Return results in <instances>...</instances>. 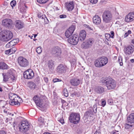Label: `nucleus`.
<instances>
[{
	"label": "nucleus",
	"instance_id": "nucleus-36",
	"mask_svg": "<svg viewBox=\"0 0 134 134\" xmlns=\"http://www.w3.org/2000/svg\"><path fill=\"white\" fill-rule=\"evenodd\" d=\"M122 58L121 56H119L118 57V61L119 62L120 65L121 66H122L123 63L122 62Z\"/></svg>",
	"mask_w": 134,
	"mask_h": 134
},
{
	"label": "nucleus",
	"instance_id": "nucleus-20",
	"mask_svg": "<svg viewBox=\"0 0 134 134\" xmlns=\"http://www.w3.org/2000/svg\"><path fill=\"white\" fill-rule=\"evenodd\" d=\"M65 5L66 8L68 11H71L74 8V2L73 1L65 3Z\"/></svg>",
	"mask_w": 134,
	"mask_h": 134
},
{
	"label": "nucleus",
	"instance_id": "nucleus-12",
	"mask_svg": "<svg viewBox=\"0 0 134 134\" xmlns=\"http://www.w3.org/2000/svg\"><path fill=\"white\" fill-rule=\"evenodd\" d=\"M75 29V26L71 25L65 32V35L67 38L70 37Z\"/></svg>",
	"mask_w": 134,
	"mask_h": 134
},
{
	"label": "nucleus",
	"instance_id": "nucleus-52",
	"mask_svg": "<svg viewBox=\"0 0 134 134\" xmlns=\"http://www.w3.org/2000/svg\"><path fill=\"white\" fill-rule=\"evenodd\" d=\"M58 120L62 124L64 123V120L63 118H58Z\"/></svg>",
	"mask_w": 134,
	"mask_h": 134
},
{
	"label": "nucleus",
	"instance_id": "nucleus-47",
	"mask_svg": "<svg viewBox=\"0 0 134 134\" xmlns=\"http://www.w3.org/2000/svg\"><path fill=\"white\" fill-rule=\"evenodd\" d=\"M97 105L95 104L94 105L93 108V111L94 113H96L97 112Z\"/></svg>",
	"mask_w": 134,
	"mask_h": 134
},
{
	"label": "nucleus",
	"instance_id": "nucleus-1",
	"mask_svg": "<svg viewBox=\"0 0 134 134\" xmlns=\"http://www.w3.org/2000/svg\"><path fill=\"white\" fill-rule=\"evenodd\" d=\"M101 81L104 85L106 86L108 90L114 89L116 87V82L112 78L103 77L101 79Z\"/></svg>",
	"mask_w": 134,
	"mask_h": 134
},
{
	"label": "nucleus",
	"instance_id": "nucleus-39",
	"mask_svg": "<svg viewBox=\"0 0 134 134\" xmlns=\"http://www.w3.org/2000/svg\"><path fill=\"white\" fill-rule=\"evenodd\" d=\"M125 128L126 129H131L132 128V125L128 124L125 125Z\"/></svg>",
	"mask_w": 134,
	"mask_h": 134
},
{
	"label": "nucleus",
	"instance_id": "nucleus-19",
	"mask_svg": "<svg viewBox=\"0 0 134 134\" xmlns=\"http://www.w3.org/2000/svg\"><path fill=\"white\" fill-rule=\"evenodd\" d=\"M9 98L11 100H22L18 96L12 93L9 94Z\"/></svg>",
	"mask_w": 134,
	"mask_h": 134
},
{
	"label": "nucleus",
	"instance_id": "nucleus-2",
	"mask_svg": "<svg viewBox=\"0 0 134 134\" xmlns=\"http://www.w3.org/2000/svg\"><path fill=\"white\" fill-rule=\"evenodd\" d=\"M13 36L12 33L10 31L4 30L0 32V38L3 41H8Z\"/></svg>",
	"mask_w": 134,
	"mask_h": 134
},
{
	"label": "nucleus",
	"instance_id": "nucleus-49",
	"mask_svg": "<svg viewBox=\"0 0 134 134\" xmlns=\"http://www.w3.org/2000/svg\"><path fill=\"white\" fill-rule=\"evenodd\" d=\"M5 53L7 55H9L12 54L11 52L10 49H9L7 50H6L5 51Z\"/></svg>",
	"mask_w": 134,
	"mask_h": 134
},
{
	"label": "nucleus",
	"instance_id": "nucleus-5",
	"mask_svg": "<svg viewBox=\"0 0 134 134\" xmlns=\"http://www.w3.org/2000/svg\"><path fill=\"white\" fill-rule=\"evenodd\" d=\"M102 17L104 22L105 23H108L111 21L112 15L110 11H105L103 14Z\"/></svg>",
	"mask_w": 134,
	"mask_h": 134
},
{
	"label": "nucleus",
	"instance_id": "nucleus-31",
	"mask_svg": "<svg viewBox=\"0 0 134 134\" xmlns=\"http://www.w3.org/2000/svg\"><path fill=\"white\" fill-rule=\"evenodd\" d=\"M93 115V111L89 110L88 111H86L85 113L84 116L87 117H91Z\"/></svg>",
	"mask_w": 134,
	"mask_h": 134
},
{
	"label": "nucleus",
	"instance_id": "nucleus-3",
	"mask_svg": "<svg viewBox=\"0 0 134 134\" xmlns=\"http://www.w3.org/2000/svg\"><path fill=\"white\" fill-rule=\"evenodd\" d=\"M108 61V59L107 58L103 57L96 60L94 62V64L97 67H101L106 65Z\"/></svg>",
	"mask_w": 134,
	"mask_h": 134
},
{
	"label": "nucleus",
	"instance_id": "nucleus-32",
	"mask_svg": "<svg viewBox=\"0 0 134 134\" xmlns=\"http://www.w3.org/2000/svg\"><path fill=\"white\" fill-rule=\"evenodd\" d=\"M28 86L30 88L34 89L35 88L36 85L35 83L32 82H29L28 83Z\"/></svg>",
	"mask_w": 134,
	"mask_h": 134
},
{
	"label": "nucleus",
	"instance_id": "nucleus-23",
	"mask_svg": "<svg viewBox=\"0 0 134 134\" xmlns=\"http://www.w3.org/2000/svg\"><path fill=\"white\" fill-rule=\"evenodd\" d=\"M93 23L97 25L100 24L101 21L100 18L98 15L94 16L93 18Z\"/></svg>",
	"mask_w": 134,
	"mask_h": 134
},
{
	"label": "nucleus",
	"instance_id": "nucleus-58",
	"mask_svg": "<svg viewBox=\"0 0 134 134\" xmlns=\"http://www.w3.org/2000/svg\"><path fill=\"white\" fill-rule=\"evenodd\" d=\"M108 103L110 105H113L114 102L113 101H108Z\"/></svg>",
	"mask_w": 134,
	"mask_h": 134
},
{
	"label": "nucleus",
	"instance_id": "nucleus-4",
	"mask_svg": "<svg viewBox=\"0 0 134 134\" xmlns=\"http://www.w3.org/2000/svg\"><path fill=\"white\" fill-rule=\"evenodd\" d=\"M30 125L26 119L23 120L19 125V130L22 132H25L29 129Z\"/></svg>",
	"mask_w": 134,
	"mask_h": 134
},
{
	"label": "nucleus",
	"instance_id": "nucleus-7",
	"mask_svg": "<svg viewBox=\"0 0 134 134\" xmlns=\"http://www.w3.org/2000/svg\"><path fill=\"white\" fill-rule=\"evenodd\" d=\"M18 61L19 65L22 67L25 68L29 65L28 61L23 57H19L18 58Z\"/></svg>",
	"mask_w": 134,
	"mask_h": 134
},
{
	"label": "nucleus",
	"instance_id": "nucleus-57",
	"mask_svg": "<svg viewBox=\"0 0 134 134\" xmlns=\"http://www.w3.org/2000/svg\"><path fill=\"white\" fill-rule=\"evenodd\" d=\"M43 79L44 81L46 82H48V79L47 78L44 77Z\"/></svg>",
	"mask_w": 134,
	"mask_h": 134
},
{
	"label": "nucleus",
	"instance_id": "nucleus-35",
	"mask_svg": "<svg viewBox=\"0 0 134 134\" xmlns=\"http://www.w3.org/2000/svg\"><path fill=\"white\" fill-rule=\"evenodd\" d=\"M110 35L108 34H106L105 35V37H107V36H109V37H111L112 38H114V32L113 31H111L110 32Z\"/></svg>",
	"mask_w": 134,
	"mask_h": 134
},
{
	"label": "nucleus",
	"instance_id": "nucleus-48",
	"mask_svg": "<svg viewBox=\"0 0 134 134\" xmlns=\"http://www.w3.org/2000/svg\"><path fill=\"white\" fill-rule=\"evenodd\" d=\"M10 49L12 54L14 53L16 50V49L15 47H13Z\"/></svg>",
	"mask_w": 134,
	"mask_h": 134
},
{
	"label": "nucleus",
	"instance_id": "nucleus-46",
	"mask_svg": "<svg viewBox=\"0 0 134 134\" xmlns=\"http://www.w3.org/2000/svg\"><path fill=\"white\" fill-rule=\"evenodd\" d=\"M62 107H66L68 105V103L66 101H62Z\"/></svg>",
	"mask_w": 134,
	"mask_h": 134
},
{
	"label": "nucleus",
	"instance_id": "nucleus-24",
	"mask_svg": "<svg viewBox=\"0 0 134 134\" xmlns=\"http://www.w3.org/2000/svg\"><path fill=\"white\" fill-rule=\"evenodd\" d=\"M7 75L10 76V79L13 81L15 80V77H14L13 70L10 69L8 70L6 74Z\"/></svg>",
	"mask_w": 134,
	"mask_h": 134
},
{
	"label": "nucleus",
	"instance_id": "nucleus-50",
	"mask_svg": "<svg viewBox=\"0 0 134 134\" xmlns=\"http://www.w3.org/2000/svg\"><path fill=\"white\" fill-rule=\"evenodd\" d=\"M12 41H13V42L15 45L16 43H17L19 41V39L17 38L15 39H14Z\"/></svg>",
	"mask_w": 134,
	"mask_h": 134
},
{
	"label": "nucleus",
	"instance_id": "nucleus-25",
	"mask_svg": "<svg viewBox=\"0 0 134 134\" xmlns=\"http://www.w3.org/2000/svg\"><path fill=\"white\" fill-rule=\"evenodd\" d=\"M37 16L39 18L44 19L45 23L47 24L48 22L47 18L45 15H42L40 13H39L37 14Z\"/></svg>",
	"mask_w": 134,
	"mask_h": 134
},
{
	"label": "nucleus",
	"instance_id": "nucleus-13",
	"mask_svg": "<svg viewBox=\"0 0 134 134\" xmlns=\"http://www.w3.org/2000/svg\"><path fill=\"white\" fill-rule=\"evenodd\" d=\"M66 69L67 67L65 65L60 64L57 67L56 71L59 74H62L65 73Z\"/></svg>",
	"mask_w": 134,
	"mask_h": 134
},
{
	"label": "nucleus",
	"instance_id": "nucleus-18",
	"mask_svg": "<svg viewBox=\"0 0 134 134\" xmlns=\"http://www.w3.org/2000/svg\"><path fill=\"white\" fill-rule=\"evenodd\" d=\"M48 70L50 73H52L54 70V65L53 62L52 60L49 61L48 64Z\"/></svg>",
	"mask_w": 134,
	"mask_h": 134
},
{
	"label": "nucleus",
	"instance_id": "nucleus-11",
	"mask_svg": "<svg viewBox=\"0 0 134 134\" xmlns=\"http://www.w3.org/2000/svg\"><path fill=\"white\" fill-rule=\"evenodd\" d=\"M23 75L25 78L29 79L33 78L34 74V72L31 69H29L24 72Z\"/></svg>",
	"mask_w": 134,
	"mask_h": 134
},
{
	"label": "nucleus",
	"instance_id": "nucleus-8",
	"mask_svg": "<svg viewBox=\"0 0 134 134\" xmlns=\"http://www.w3.org/2000/svg\"><path fill=\"white\" fill-rule=\"evenodd\" d=\"M124 53L127 56L131 55L134 52V46L130 44L125 46L124 49Z\"/></svg>",
	"mask_w": 134,
	"mask_h": 134
},
{
	"label": "nucleus",
	"instance_id": "nucleus-40",
	"mask_svg": "<svg viewBox=\"0 0 134 134\" xmlns=\"http://www.w3.org/2000/svg\"><path fill=\"white\" fill-rule=\"evenodd\" d=\"M42 48L41 47H39L37 48L36 51L38 54H40L42 52Z\"/></svg>",
	"mask_w": 134,
	"mask_h": 134
},
{
	"label": "nucleus",
	"instance_id": "nucleus-63",
	"mask_svg": "<svg viewBox=\"0 0 134 134\" xmlns=\"http://www.w3.org/2000/svg\"><path fill=\"white\" fill-rule=\"evenodd\" d=\"M127 33L129 34V35L131 33V32L130 30H129Z\"/></svg>",
	"mask_w": 134,
	"mask_h": 134
},
{
	"label": "nucleus",
	"instance_id": "nucleus-55",
	"mask_svg": "<svg viewBox=\"0 0 134 134\" xmlns=\"http://www.w3.org/2000/svg\"><path fill=\"white\" fill-rule=\"evenodd\" d=\"M70 62L72 64H74L75 63L76 60L75 59H74L73 60H71Z\"/></svg>",
	"mask_w": 134,
	"mask_h": 134
},
{
	"label": "nucleus",
	"instance_id": "nucleus-53",
	"mask_svg": "<svg viewBox=\"0 0 134 134\" xmlns=\"http://www.w3.org/2000/svg\"><path fill=\"white\" fill-rule=\"evenodd\" d=\"M67 16L65 14L61 15L59 16V17L60 18H66Z\"/></svg>",
	"mask_w": 134,
	"mask_h": 134
},
{
	"label": "nucleus",
	"instance_id": "nucleus-38",
	"mask_svg": "<svg viewBox=\"0 0 134 134\" xmlns=\"http://www.w3.org/2000/svg\"><path fill=\"white\" fill-rule=\"evenodd\" d=\"M98 103L99 105L104 107L105 105L106 102V101H98Z\"/></svg>",
	"mask_w": 134,
	"mask_h": 134
},
{
	"label": "nucleus",
	"instance_id": "nucleus-28",
	"mask_svg": "<svg viewBox=\"0 0 134 134\" xmlns=\"http://www.w3.org/2000/svg\"><path fill=\"white\" fill-rule=\"evenodd\" d=\"M127 119L128 122L134 123V113L130 115L128 117Z\"/></svg>",
	"mask_w": 134,
	"mask_h": 134
},
{
	"label": "nucleus",
	"instance_id": "nucleus-42",
	"mask_svg": "<svg viewBox=\"0 0 134 134\" xmlns=\"http://www.w3.org/2000/svg\"><path fill=\"white\" fill-rule=\"evenodd\" d=\"M40 99V96L38 95L35 96L33 98V100H39Z\"/></svg>",
	"mask_w": 134,
	"mask_h": 134
},
{
	"label": "nucleus",
	"instance_id": "nucleus-64",
	"mask_svg": "<svg viewBox=\"0 0 134 134\" xmlns=\"http://www.w3.org/2000/svg\"><path fill=\"white\" fill-rule=\"evenodd\" d=\"M43 134H51V133L48 132H45Z\"/></svg>",
	"mask_w": 134,
	"mask_h": 134
},
{
	"label": "nucleus",
	"instance_id": "nucleus-10",
	"mask_svg": "<svg viewBox=\"0 0 134 134\" xmlns=\"http://www.w3.org/2000/svg\"><path fill=\"white\" fill-rule=\"evenodd\" d=\"M79 41L78 36L76 34L73 35L68 39V41L70 44L74 45L77 44Z\"/></svg>",
	"mask_w": 134,
	"mask_h": 134
},
{
	"label": "nucleus",
	"instance_id": "nucleus-22",
	"mask_svg": "<svg viewBox=\"0 0 134 134\" xmlns=\"http://www.w3.org/2000/svg\"><path fill=\"white\" fill-rule=\"evenodd\" d=\"M71 85L74 86L78 85L80 83V81L76 78H74L71 79L70 81Z\"/></svg>",
	"mask_w": 134,
	"mask_h": 134
},
{
	"label": "nucleus",
	"instance_id": "nucleus-27",
	"mask_svg": "<svg viewBox=\"0 0 134 134\" xmlns=\"http://www.w3.org/2000/svg\"><path fill=\"white\" fill-rule=\"evenodd\" d=\"M15 23V26L18 29H21L23 27V23L20 20H17Z\"/></svg>",
	"mask_w": 134,
	"mask_h": 134
},
{
	"label": "nucleus",
	"instance_id": "nucleus-29",
	"mask_svg": "<svg viewBox=\"0 0 134 134\" xmlns=\"http://www.w3.org/2000/svg\"><path fill=\"white\" fill-rule=\"evenodd\" d=\"M7 102H8L10 105L16 106L19 105L20 103H22L19 102V101H7Z\"/></svg>",
	"mask_w": 134,
	"mask_h": 134
},
{
	"label": "nucleus",
	"instance_id": "nucleus-60",
	"mask_svg": "<svg viewBox=\"0 0 134 134\" xmlns=\"http://www.w3.org/2000/svg\"><path fill=\"white\" fill-rule=\"evenodd\" d=\"M118 131H117L115 130V131H114L113 133V134H119L118 133H117V132H118Z\"/></svg>",
	"mask_w": 134,
	"mask_h": 134
},
{
	"label": "nucleus",
	"instance_id": "nucleus-9",
	"mask_svg": "<svg viewBox=\"0 0 134 134\" xmlns=\"http://www.w3.org/2000/svg\"><path fill=\"white\" fill-rule=\"evenodd\" d=\"M94 41L93 38H90L83 43L81 45L82 47L83 48H88L92 46Z\"/></svg>",
	"mask_w": 134,
	"mask_h": 134
},
{
	"label": "nucleus",
	"instance_id": "nucleus-26",
	"mask_svg": "<svg viewBox=\"0 0 134 134\" xmlns=\"http://www.w3.org/2000/svg\"><path fill=\"white\" fill-rule=\"evenodd\" d=\"M94 91L97 93H101L104 92V89L101 86L96 87L94 88Z\"/></svg>",
	"mask_w": 134,
	"mask_h": 134
},
{
	"label": "nucleus",
	"instance_id": "nucleus-30",
	"mask_svg": "<svg viewBox=\"0 0 134 134\" xmlns=\"http://www.w3.org/2000/svg\"><path fill=\"white\" fill-rule=\"evenodd\" d=\"M8 66L4 62H1L0 69H8Z\"/></svg>",
	"mask_w": 134,
	"mask_h": 134
},
{
	"label": "nucleus",
	"instance_id": "nucleus-16",
	"mask_svg": "<svg viewBox=\"0 0 134 134\" xmlns=\"http://www.w3.org/2000/svg\"><path fill=\"white\" fill-rule=\"evenodd\" d=\"M36 105L44 110L46 108L47 105L45 101H33Z\"/></svg>",
	"mask_w": 134,
	"mask_h": 134
},
{
	"label": "nucleus",
	"instance_id": "nucleus-6",
	"mask_svg": "<svg viewBox=\"0 0 134 134\" xmlns=\"http://www.w3.org/2000/svg\"><path fill=\"white\" fill-rule=\"evenodd\" d=\"M69 120L70 122L76 124L78 123L80 121V115L77 113H72L70 115Z\"/></svg>",
	"mask_w": 134,
	"mask_h": 134
},
{
	"label": "nucleus",
	"instance_id": "nucleus-62",
	"mask_svg": "<svg viewBox=\"0 0 134 134\" xmlns=\"http://www.w3.org/2000/svg\"><path fill=\"white\" fill-rule=\"evenodd\" d=\"M130 62L132 63H133L134 62V59H132L130 60Z\"/></svg>",
	"mask_w": 134,
	"mask_h": 134
},
{
	"label": "nucleus",
	"instance_id": "nucleus-56",
	"mask_svg": "<svg viewBox=\"0 0 134 134\" xmlns=\"http://www.w3.org/2000/svg\"><path fill=\"white\" fill-rule=\"evenodd\" d=\"M0 134H6V132L3 130L0 131Z\"/></svg>",
	"mask_w": 134,
	"mask_h": 134
},
{
	"label": "nucleus",
	"instance_id": "nucleus-43",
	"mask_svg": "<svg viewBox=\"0 0 134 134\" xmlns=\"http://www.w3.org/2000/svg\"><path fill=\"white\" fill-rule=\"evenodd\" d=\"M16 4V2L15 1L13 0L10 3V4L11 5L12 7H14Z\"/></svg>",
	"mask_w": 134,
	"mask_h": 134
},
{
	"label": "nucleus",
	"instance_id": "nucleus-59",
	"mask_svg": "<svg viewBox=\"0 0 134 134\" xmlns=\"http://www.w3.org/2000/svg\"><path fill=\"white\" fill-rule=\"evenodd\" d=\"M101 132L99 131H96L94 134H101Z\"/></svg>",
	"mask_w": 134,
	"mask_h": 134
},
{
	"label": "nucleus",
	"instance_id": "nucleus-41",
	"mask_svg": "<svg viewBox=\"0 0 134 134\" xmlns=\"http://www.w3.org/2000/svg\"><path fill=\"white\" fill-rule=\"evenodd\" d=\"M38 121L41 124L44 123V119L42 117H40L39 118Z\"/></svg>",
	"mask_w": 134,
	"mask_h": 134
},
{
	"label": "nucleus",
	"instance_id": "nucleus-37",
	"mask_svg": "<svg viewBox=\"0 0 134 134\" xmlns=\"http://www.w3.org/2000/svg\"><path fill=\"white\" fill-rule=\"evenodd\" d=\"M63 93L64 95L66 97H67L68 95V92L66 88L64 89L63 91Z\"/></svg>",
	"mask_w": 134,
	"mask_h": 134
},
{
	"label": "nucleus",
	"instance_id": "nucleus-15",
	"mask_svg": "<svg viewBox=\"0 0 134 134\" xmlns=\"http://www.w3.org/2000/svg\"><path fill=\"white\" fill-rule=\"evenodd\" d=\"M2 24L5 27H11L13 24V22L10 19H5L3 20Z\"/></svg>",
	"mask_w": 134,
	"mask_h": 134
},
{
	"label": "nucleus",
	"instance_id": "nucleus-61",
	"mask_svg": "<svg viewBox=\"0 0 134 134\" xmlns=\"http://www.w3.org/2000/svg\"><path fill=\"white\" fill-rule=\"evenodd\" d=\"M129 34L127 33V32L124 35V37H126L128 36L129 35Z\"/></svg>",
	"mask_w": 134,
	"mask_h": 134
},
{
	"label": "nucleus",
	"instance_id": "nucleus-17",
	"mask_svg": "<svg viewBox=\"0 0 134 134\" xmlns=\"http://www.w3.org/2000/svg\"><path fill=\"white\" fill-rule=\"evenodd\" d=\"M134 20V12L129 13L125 18V21L127 22H132Z\"/></svg>",
	"mask_w": 134,
	"mask_h": 134
},
{
	"label": "nucleus",
	"instance_id": "nucleus-21",
	"mask_svg": "<svg viewBox=\"0 0 134 134\" xmlns=\"http://www.w3.org/2000/svg\"><path fill=\"white\" fill-rule=\"evenodd\" d=\"M86 36V33L85 30H82L80 31L79 34V38L80 40L83 41L84 40Z\"/></svg>",
	"mask_w": 134,
	"mask_h": 134
},
{
	"label": "nucleus",
	"instance_id": "nucleus-54",
	"mask_svg": "<svg viewBox=\"0 0 134 134\" xmlns=\"http://www.w3.org/2000/svg\"><path fill=\"white\" fill-rule=\"evenodd\" d=\"M91 3L92 4H95L97 2V0H90Z\"/></svg>",
	"mask_w": 134,
	"mask_h": 134
},
{
	"label": "nucleus",
	"instance_id": "nucleus-14",
	"mask_svg": "<svg viewBox=\"0 0 134 134\" xmlns=\"http://www.w3.org/2000/svg\"><path fill=\"white\" fill-rule=\"evenodd\" d=\"M62 53L61 49L58 47H55L53 48L52 53L53 55L56 56H60Z\"/></svg>",
	"mask_w": 134,
	"mask_h": 134
},
{
	"label": "nucleus",
	"instance_id": "nucleus-51",
	"mask_svg": "<svg viewBox=\"0 0 134 134\" xmlns=\"http://www.w3.org/2000/svg\"><path fill=\"white\" fill-rule=\"evenodd\" d=\"M53 82H55L58 81H61L62 80L60 79L55 78L53 79Z\"/></svg>",
	"mask_w": 134,
	"mask_h": 134
},
{
	"label": "nucleus",
	"instance_id": "nucleus-34",
	"mask_svg": "<svg viewBox=\"0 0 134 134\" xmlns=\"http://www.w3.org/2000/svg\"><path fill=\"white\" fill-rule=\"evenodd\" d=\"M3 81L5 82L7 81H8L9 79L10 78V76H8L7 74L5 75L3 74Z\"/></svg>",
	"mask_w": 134,
	"mask_h": 134
},
{
	"label": "nucleus",
	"instance_id": "nucleus-45",
	"mask_svg": "<svg viewBox=\"0 0 134 134\" xmlns=\"http://www.w3.org/2000/svg\"><path fill=\"white\" fill-rule=\"evenodd\" d=\"M39 100H44L47 99V98L45 96H40Z\"/></svg>",
	"mask_w": 134,
	"mask_h": 134
},
{
	"label": "nucleus",
	"instance_id": "nucleus-44",
	"mask_svg": "<svg viewBox=\"0 0 134 134\" xmlns=\"http://www.w3.org/2000/svg\"><path fill=\"white\" fill-rule=\"evenodd\" d=\"M48 0H37V2L40 3H46Z\"/></svg>",
	"mask_w": 134,
	"mask_h": 134
},
{
	"label": "nucleus",
	"instance_id": "nucleus-33",
	"mask_svg": "<svg viewBox=\"0 0 134 134\" xmlns=\"http://www.w3.org/2000/svg\"><path fill=\"white\" fill-rule=\"evenodd\" d=\"M15 45L13 41H11L8 43L6 45V47L7 48L11 47Z\"/></svg>",
	"mask_w": 134,
	"mask_h": 134
}]
</instances>
